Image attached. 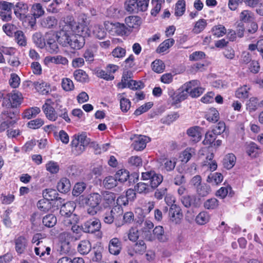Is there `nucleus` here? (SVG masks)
<instances>
[{
    "label": "nucleus",
    "mask_w": 263,
    "mask_h": 263,
    "mask_svg": "<svg viewBox=\"0 0 263 263\" xmlns=\"http://www.w3.org/2000/svg\"><path fill=\"white\" fill-rule=\"evenodd\" d=\"M66 21L71 27L70 29L73 34L84 37L89 36L90 33L88 27L89 21H85L84 24L80 23V22L77 23L74 21L73 17L71 16H67Z\"/></svg>",
    "instance_id": "obj_1"
},
{
    "label": "nucleus",
    "mask_w": 263,
    "mask_h": 263,
    "mask_svg": "<svg viewBox=\"0 0 263 263\" xmlns=\"http://www.w3.org/2000/svg\"><path fill=\"white\" fill-rule=\"evenodd\" d=\"M149 0H126L124 4L125 10L129 13H138L147 10Z\"/></svg>",
    "instance_id": "obj_2"
},
{
    "label": "nucleus",
    "mask_w": 263,
    "mask_h": 263,
    "mask_svg": "<svg viewBox=\"0 0 263 263\" xmlns=\"http://www.w3.org/2000/svg\"><path fill=\"white\" fill-rule=\"evenodd\" d=\"M70 28L71 27L66 21L62 28L56 33L57 42L63 47H68L69 45V42L73 34Z\"/></svg>",
    "instance_id": "obj_3"
},
{
    "label": "nucleus",
    "mask_w": 263,
    "mask_h": 263,
    "mask_svg": "<svg viewBox=\"0 0 263 263\" xmlns=\"http://www.w3.org/2000/svg\"><path fill=\"white\" fill-rule=\"evenodd\" d=\"M200 82L198 80H192L184 84L185 91L189 93L192 98L199 97L204 92V89L200 86Z\"/></svg>",
    "instance_id": "obj_4"
},
{
    "label": "nucleus",
    "mask_w": 263,
    "mask_h": 263,
    "mask_svg": "<svg viewBox=\"0 0 263 263\" xmlns=\"http://www.w3.org/2000/svg\"><path fill=\"white\" fill-rule=\"evenodd\" d=\"M105 27L107 30L112 35H118L123 36L127 34L130 32V30L127 28L124 24L120 23H108L105 24Z\"/></svg>",
    "instance_id": "obj_5"
},
{
    "label": "nucleus",
    "mask_w": 263,
    "mask_h": 263,
    "mask_svg": "<svg viewBox=\"0 0 263 263\" xmlns=\"http://www.w3.org/2000/svg\"><path fill=\"white\" fill-rule=\"evenodd\" d=\"M180 200L186 208H198L201 204V199L195 195H186L182 196Z\"/></svg>",
    "instance_id": "obj_6"
},
{
    "label": "nucleus",
    "mask_w": 263,
    "mask_h": 263,
    "mask_svg": "<svg viewBox=\"0 0 263 263\" xmlns=\"http://www.w3.org/2000/svg\"><path fill=\"white\" fill-rule=\"evenodd\" d=\"M183 217L182 210L180 206L172 204L168 209V218L171 221L177 224L180 222Z\"/></svg>",
    "instance_id": "obj_7"
},
{
    "label": "nucleus",
    "mask_w": 263,
    "mask_h": 263,
    "mask_svg": "<svg viewBox=\"0 0 263 263\" xmlns=\"http://www.w3.org/2000/svg\"><path fill=\"white\" fill-rule=\"evenodd\" d=\"M101 227L100 221L97 218L89 219L82 225L83 232L88 233H93L99 231Z\"/></svg>",
    "instance_id": "obj_8"
},
{
    "label": "nucleus",
    "mask_w": 263,
    "mask_h": 263,
    "mask_svg": "<svg viewBox=\"0 0 263 263\" xmlns=\"http://www.w3.org/2000/svg\"><path fill=\"white\" fill-rule=\"evenodd\" d=\"M28 11V5L23 2H18L14 8V14L16 16L21 20H23L26 17V13Z\"/></svg>",
    "instance_id": "obj_9"
},
{
    "label": "nucleus",
    "mask_w": 263,
    "mask_h": 263,
    "mask_svg": "<svg viewBox=\"0 0 263 263\" xmlns=\"http://www.w3.org/2000/svg\"><path fill=\"white\" fill-rule=\"evenodd\" d=\"M12 107L7 108L1 115L2 120H8L9 124H14L18 119L17 111H12Z\"/></svg>",
    "instance_id": "obj_10"
},
{
    "label": "nucleus",
    "mask_w": 263,
    "mask_h": 263,
    "mask_svg": "<svg viewBox=\"0 0 263 263\" xmlns=\"http://www.w3.org/2000/svg\"><path fill=\"white\" fill-rule=\"evenodd\" d=\"M200 130V128L199 126H193L187 130L186 134L191 143H196L201 140V133Z\"/></svg>",
    "instance_id": "obj_11"
},
{
    "label": "nucleus",
    "mask_w": 263,
    "mask_h": 263,
    "mask_svg": "<svg viewBox=\"0 0 263 263\" xmlns=\"http://www.w3.org/2000/svg\"><path fill=\"white\" fill-rule=\"evenodd\" d=\"M15 249L16 252L21 254L25 252L27 245L28 240L24 236H20L14 239Z\"/></svg>",
    "instance_id": "obj_12"
},
{
    "label": "nucleus",
    "mask_w": 263,
    "mask_h": 263,
    "mask_svg": "<svg viewBox=\"0 0 263 263\" xmlns=\"http://www.w3.org/2000/svg\"><path fill=\"white\" fill-rule=\"evenodd\" d=\"M149 141V137L140 135L134 140L132 146L135 150L141 151L145 148L146 143Z\"/></svg>",
    "instance_id": "obj_13"
},
{
    "label": "nucleus",
    "mask_w": 263,
    "mask_h": 263,
    "mask_svg": "<svg viewBox=\"0 0 263 263\" xmlns=\"http://www.w3.org/2000/svg\"><path fill=\"white\" fill-rule=\"evenodd\" d=\"M121 249V242L118 238H113L109 241L108 249L110 254L115 255H118Z\"/></svg>",
    "instance_id": "obj_14"
},
{
    "label": "nucleus",
    "mask_w": 263,
    "mask_h": 263,
    "mask_svg": "<svg viewBox=\"0 0 263 263\" xmlns=\"http://www.w3.org/2000/svg\"><path fill=\"white\" fill-rule=\"evenodd\" d=\"M85 44L84 37L72 34L71 41L69 42L68 46L73 49H80L82 48Z\"/></svg>",
    "instance_id": "obj_15"
},
{
    "label": "nucleus",
    "mask_w": 263,
    "mask_h": 263,
    "mask_svg": "<svg viewBox=\"0 0 263 263\" xmlns=\"http://www.w3.org/2000/svg\"><path fill=\"white\" fill-rule=\"evenodd\" d=\"M125 92L117 95V99L120 101V109L124 112H127L131 106V102L125 97Z\"/></svg>",
    "instance_id": "obj_16"
},
{
    "label": "nucleus",
    "mask_w": 263,
    "mask_h": 263,
    "mask_svg": "<svg viewBox=\"0 0 263 263\" xmlns=\"http://www.w3.org/2000/svg\"><path fill=\"white\" fill-rule=\"evenodd\" d=\"M41 25L45 28L53 29L58 25V20L54 16H48L41 20Z\"/></svg>",
    "instance_id": "obj_17"
},
{
    "label": "nucleus",
    "mask_w": 263,
    "mask_h": 263,
    "mask_svg": "<svg viewBox=\"0 0 263 263\" xmlns=\"http://www.w3.org/2000/svg\"><path fill=\"white\" fill-rule=\"evenodd\" d=\"M42 110L47 119L51 121H55L58 118L57 111L53 106L43 105Z\"/></svg>",
    "instance_id": "obj_18"
},
{
    "label": "nucleus",
    "mask_w": 263,
    "mask_h": 263,
    "mask_svg": "<svg viewBox=\"0 0 263 263\" xmlns=\"http://www.w3.org/2000/svg\"><path fill=\"white\" fill-rule=\"evenodd\" d=\"M76 208V204L73 202H68L62 205L60 209V214L62 216L65 217L74 215L73 214Z\"/></svg>",
    "instance_id": "obj_19"
},
{
    "label": "nucleus",
    "mask_w": 263,
    "mask_h": 263,
    "mask_svg": "<svg viewBox=\"0 0 263 263\" xmlns=\"http://www.w3.org/2000/svg\"><path fill=\"white\" fill-rule=\"evenodd\" d=\"M125 22L128 26V30L130 32L134 28H136L139 26L141 23V18L138 16L132 15L125 18Z\"/></svg>",
    "instance_id": "obj_20"
},
{
    "label": "nucleus",
    "mask_w": 263,
    "mask_h": 263,
    "mask_svg": "<svg viewBox=\"0 0 263 263\" xmlns=\"http://www.w3.org/2000/svg\"><path fill=\"white\" fill-rule=\"evenodd\" d=\"M48 63H52L55 64L68 65V60L65 57L59 55L54 57H46L45 59Z\"/></svg>",
    "instance_id": "obj_21"
},
{
    "label": "nucleus",
    "mask_w": 263,
    "mask_h": 263,
    "mask_svg": "<svg viewBox=\"0 0 263 263\" xmlns=\"http://www.w3.org/2000/svg\"><path fill=\"white\" fill-rule=\"evenodd\" d=\"M70 181L66 178H61L57 184V189L61 193H67L70 191Z\"/></svg>",
    "instance_id": "obj_22"
},
{
    "label": "nucleus",
    "mask_w": 263,
    "mask_h": 263,
    "mask_svg": "<svg viewBox=\"0 0 263 263\" xmlns=\"http://www.w3.org/2000/svg\"><path fill=\"white\" fill-rule=\"evenodd\" d=\"M91 249V245L89 241L84 240L81 241L77 247L78 251L82 255L87 254Z\"/></svg>",
    "instance_id": "obj_23"
},
{
    "label": "nucleus",
    "mask_w": 263,
    "mask_h": 263,
    "mask_svg": "<svg viewBox=\"0 0 263 263\" xmlns=\"http://www.w3.org/2000/svg\"><path fill=\"white\" fill-rule=\"evenodd\" d=\"M28 86H32L34 87L35 89L39 92L44 94L48 92L46 89L47 84L44 82L42 80L39 81L32 82L31 81H28Z\"/></svg>",
    "instance_id": "obj_24"
},
{
    "label": "nucleus",
    "mask_w": 263,
    "mask_h": 263,
    "mask_svg": "<svg viewBox=\"0 0 263 263\" xmlns=\"http://www.w3.org/2000/svg\"><path fill=\"white\" fill-rule=\"evenodd\" d=\"M135 190L140 194H147L153 191L149 184L140 182L135 186Z\"/></svg>",
    "instance_id": "obj_25"
},
{
    "label": "nucleus",
    "mask_w": 263,
    "mask_h": 263,
    "mask_svg": "<svg viewBox=\"0 0 263 263\" xmlns=\"http://www.w3.org/2000/svg\"><path fill=\"white\" fill-rule=\"evenodd\" d=\"M101 200V195L98 193H93L89 195L87 203L89 206H100Z\"/></svg>",
    "instance_id": "obj_26"
},
{
    "label": "nucleus",
    "mask_w": 263,
    "mask_h": 263,
    "mask_svg": "<svg viewBox=\"0 0 263 263\" xmlns=\"http://www.w3.org/2000/svg\"><path fill=\"white\" fill-rule=\"evenodd\" d=\"M236 162V157L233 154L226 155L223 160V166L228 170L232 168Z\"/></svg>",
    "instance_id": "obj_27"
},
{
    "label": "nucleus",
    "mask_w": 263,
    "mask_h": 263,
    "mask_svg": "<svg viewBox=\"0 0 263 263\" xmlns=\"http://www.w3.org/2000/svg\"><path fill=\"white\" fill-rule=\"evenodd\" d=\"M79 220V218L77 215H71L65 216L63 220L64 225L68 228H71L75 224H77Z\"/></svg>",
    "instance_id": "obj_28"
},
{
    "label": "nucleus",
    "mask_w": 263,
    "mask_h": 263,
    "mask_svg": "<svg viewBox=\"0 0 263 263\" xmlns=\"http://www.w3.org/2000/svg\"><path fill=\"white\" fill-rule=\"evenodd\" d=\"M10 97L12 103V107H16L21 104L23 97L22 93L16 90H14L10 93Z\"/></svg>",
    "instance_id": "obj_29"
},
{
    "label": "nucleus",
    "mask_w": 263,
    "mask_h": 263,
    "mask_svg": "<svg viewBox=\"0 0 263 263\" xmlns=\"http://www.w3.org/2000/svg\"><path fill=\"white\" fill-rule=\"evenodd\" d=\"M194 155H195V149L188 147L182 152L180 158L182 162L187 163Z\"/></svg>",
    "instance_id": "obj_30"
},
{
    "label": "nucleus",
    "mask_w": 263,
    "mask_h": 263,
    "mask_svg": "<svg viewBox=\"0 0 263 263\" xmlns=\"http://www.w3.org/2000/svg\"><path fill=\"white\" fill-rule=\"evenodd\" d=\"M73 77L76 81L81 83L88 82V77L85 71L82 69H78L74 71Z\"/></svg>",
    "instance_id": "obj_31"
},
{
    "label": "nucleus",
    "mask_w": 263,
    "mask_h": 263,
    "mask_svg": "<svg viewBox=\"0 0 263 263\" xmlns=\"http://www.w3.org/2000/svg\"><path fill=\"white\" fill-rule=\"evenodd\" d=\"M214 155L210 154L206 157V160L204 161L203 165L207 166L210 171L213 172L216 170L217 167V163L215 160H213Z\"/></svg>",
    "instance_id": "obj_32"
},
{
    "label": "nucleus",
    "mask_w": 263,
    "mask_h": 263,
    "mask_svg": "<svg viewBox=\"0 0 263 263\" xmlns=\"http://www.w3.org/2000/svg\"><path fill=\"white\" fill-rule=\"evenodd\" d=\"M117 209H120V207H115L111 210L106 211L103 215V219L105 223L111 224L114 220V214Z\"/></svg>",
    "instance_id": "obj_33"
},
{
    "label": "nucleus",
    "mask_w": 263,
    "mask_h": 263,
    "mask_svg": "<svg viewBox=\"0 0 263 263\" xmlns=\"http://www.w3.org/2000/svg\"><path fill=\"white\" fill-rule=\"evenodd\" d=\"M253 13L248 10L242 11L239 14V20L242 23L250 22L253 20Z\"/></svg>",
    "instance_id": "obj_34"
},
{
    "label": "nucleus",
    "mask_w": 263,
    "mask_h": 263,
    "mask_svg": "<svg viewBox=\"0 0 263 263\" xmlns=\"http://www.w3.org/2000/svg\"><path fill=\"white\" fill-rule=\"evenodd\" d=\"M43 196L44 198L50 201L57 199L58 193L55 190L48 189L43 191Z\"/></svg>",
    "instance_id": "obj_35"
},
{
    "label": "nucleus",
    "mask_w": 263,
    "mask_h": 263,
    "mask_svg": "<svg viewBox=\"0 0 263 263\" xmlns=\"http://www.w3.org/2000/svg\"><path fill=\"white\" fill-rule=\"evenodd\" d=\"M32 40L36 46L40 48H43L46 46L45 39L40 32L35 33L32 36Z\"/></svg>",
    "instance_id": "obj_36"
},
{
    "label": "nucleus",
    "mask_w": 263,
    "mask_h": 263,
    "mask_svg": "<svg viewBox=\"0 0 263 263\" xmlns=\"http://www.w3.org/2000/svg\"><path fill=\"white\" fill-rule=\"evenodd\" d=\"M223 180V176L221 173H211L208 177L206 181L209 183L218 184Z\"/></svg>",
    "instance_id": "obj_37"
},
{
    "label": "nucleus",
    "mask_w": 263,
    "mask_h": 263,
    "mask_svg": "<svg viewBox=\"0 0 263 263\" xmlns=\"http://www.w3.org/2000/svg\"><path fill=\"white\" fill-rule=\"evenodd\" d=\"M90 143V139L88 138L85 134H81L72 140L71 144H78L80 143L85 147Z\"/></svg>",
    "instance_id": "obj_38"
},
{
    "label": "nucleus",
    "mask_w": 263,
    "mask_h": 263,
    "mask_svg": "<svg viewBox=\"0 0 263 263\" xmlns=\"http://www.w3.org/2000/svg\"><path fill=\"white\" fill-rule=\"evenodd\" d=\"M57 218L53 214H48L43 218V223L48 228L53 227L57 223Z\"/></svg>",
    "instance_id": "obj_39"
},
{
    "label": "nucleus",
    "mask_w": 263,
    "mask_h": 263,
    "mask_svg": "<svg viewBox=\"0 0 263 263\" xmlns=\"http://www.w3.org/2000/svg\"><path fill=\"white\" fill-rule=\"evenodd\" d=\"M92 32L95 37L99 40L103 39L106 35V32L102 26L100 25H95Z\"/></svg>",
    "instance_id": "obj_40"
},
{
    "label": "nucleus",
    "mask_w": 263,
    "mask_h": 263,
    "mask_svg": "<svg viewBox=\"0 0 263 263\" xmlns=\"http://www.w3.org/2000/svg\"><path fill=\"white\" fill-rule=\"evenodd\" d=\"M219 112L214 108H210L205 115V118L207 120L210 122H216L219 120Z\"/></svg>",
    "instance_id": "obj_41"
},
{
    "label": "nucleus",
    "mask_w": 263,
    "mask_h": 263,
    "mask_svg": "<svg viewBox=\"0 0 263 263\" xmlns=\"http://www.w3.org/2000/svg\"><path fill=\"white\" fill-rule=\"evenodd\" d=\"M210 218V215L206 212L199 213L196 217V222L200 225H203L209 222Z\"/></svg>",
    "instance_id": "obj_42"
},
{
    "label": "nucleus",
    "mask_w": 263,
    "mask_h": 263,
    "mask_svg": "<svg viewBox=\"0 0 263 263\" xmlns=\"http://www.w3.org/2000/svg\"><path fill=\"white\" fill-rule=\"evenodd\" d=\"M175 43V41L173 39H168L165 40L163 42L159 45L157 51L159 53H161L165 51L170 47L172 46Z\"/></svg>",
    "instance_id": "obj_43"
},
{
    "label": "nucleus",
    "mask_w": 263,
    "mask_h": 263,
    "mask_svg": "<svg viewBox=\"0 0 263 263\" xmlns=\"http://www.w3.org/2000/svg\"><path fill=\"white\" fill-rule=\"evenodd\" d=\"M117 179L115 176L106 177L103 181L104 186L108 189H111L117 185Z\"/></svg>",
    "instance_id": "obj_44"
},
{
    "label": "nucleus",
    "mask_w": 263,
    "mask_h": 263,
    "mask_svg": "<svg viewBox=\"0 0 263 263\" xmlns=\"http://www.w3.org/2000/svg\"><path fill=\"white\" fill-rule=\"evenodd\" d=\"M31 12L33 16L37 18L43 16L45 13V11L40 3H36L32 5Z\"/></svg>",
    "instance_id": "obj_45"
},
{
    "label": "nucleus",
    "mask_w": 263,
    "mask_h": 263,
    "mask_svg": "<svg viewBox=\"0 0 263 263\" xmlns=\"http://www.w3.org/2000/svg\"><path fill=\"white\" fill-rule=\"evenodd\" d=\"M163 180V176L161 174L156 172L153 179L152 180V181L150 182V184H149L154 191L159 186V185L162 182Z\"/></svg>",
    "instance_id": "obj_46"
},
{
    "label": "nucleus",
    "mask_w": 263,
    "mask_h": 263,
    "mask_svg": "<svg viewBox=\"0 0 263 263\" xmlns=\"http://www.w3.org/2000/svg\"><path fill=\"white\" fill-rule=\"evenodd\" d=\"M86 188V184L85 183L83 182H77L73 187L72 195L74 196H79L84 191Z\"/></svg>",
    "instance_id": "obj_47"
},
{
    "label": "nucleus",
    "mask_w": 263,
    "mask_h": 263,
    "mask_svg": "<svg viewBox=\"0 0 263 263\" xmlns=\"http://www.w3.org/2000/svg\"><path fill=\"white\" fill-rule=\"evenodd\" d=\"M250 88L247 85H244L237 89L235 92V96L239 99H246L249 96V90Z\"/></svg>",
    "instance_id": "obj_48"
},
{
    "label": "nucleus",
    "mask_w": 263,
    "mask_h": 263,
    "mask_svg": "<svg viewBox=\"0 0 263 263\" xmlns=\"http://www.w3.org/2000/svg\"><path fill=\"white\" fill-rule=\"evenodd\" d=\"M153 71L157 73H162L165 69V65L162 61L156 60L152 63Z\"/></svg>",
    "instance_id": "obj_49"
},
{
    "label": "nucleus",
    "mask_w": 263,
    "mask_h": 263,
    "mask_svg": "<svg viewBox=\"0 0 263 263\" xmlns=\"http://www.w3.org/2000/svg\"><path fill=\"white\" fill-rule=\"evenodd\" d=\"M41 112L39 107H34L26 109L24 112V117L28 119L35 117L37 114Z\"/></svg>",
    "instance_id": "obj_50"
},
{
    "label": "nucleus",
    "mask_w": 263,
    "mask_h": 263,
    "mask_svg": "<svg viewBox=\"0 0 263 263\" xmlns=\"http://www.w3.org/2000/svg\"><path fill=\"white\" fill-rule=\"evenodd\" d=\"M37 206L41 211L46 212L51 209V205L50 201L43 198L37 202Z\"/></svg>",
    "instance_id": "obj_51"
},
{
    "label": "nucleus",
    "mask_w": 263,
    "mask_h": 263,
    "mask_svg": "<svg viewBox=\"0 0 263 263\" xmlns=\"http://www.w3.org/2000/svg\"><path fill=\"white\" fill-rule=\"evenodd\" d=\"M185 10V3L183 0L178 1L175 6V14L176 16H180L183 14Z\"/></svg>",
    "instance_id": "obj_52"
},
{
    "label": "nucleus",
    "mask_w": 263,
    "mask_h": 263,
    "mask_svg": "<svg viewBox=\"0 0 263 263\" xmlns=\"http://www.w3.org/2000/svg\"><path fill=\"white\" fill-rule=\"evenodd\" d=\"M164 230L162 226H157L153 230L154 236L160 241H165L166 237L164 235Z\"/></svg>",
    "instance_id": "obj_53"
},
{
    "label": "nucleus",
    "mask_w": 263,
    "mask_h": 263,
    "mask_svg": "<svg viewBox=\"0 0 263 263\" xmlns=\"http://www.w3.org/2000/svg\"><path fill=\"white\" fill-rule=\"evenodd\" d=\"M117 179L121 182H124L127 181L129 177V173L126 170H120L115 175Z\"/></svg>",
    "instance_id": "obj_54"
},
{
    "label": "nucleus",
    "mask_w": 263,
    "mask_h": 263,
    "mask_svg": "<svg viewBox=\"0 0 263 263\" xmlns=\"http://www.w3.org/2000/svg\"><path fill=\"white\" fill-rule=\"evenodd\" d=\"M226 28L222 25L215 26L212 29L213 35L217 37L222 36L226 33Z\"/></svg>",
    "instance_id": "obj_55"
},
{
    "label": "nucleus",
    "mask_w": 263,
    "mask_h": 263,
    "mask_svg": "<svg viewBox=\"0 0 263 263\" xmlns=\"http://www.w3.org/2000/svg\"><path fill=\"white\" fill-rule=\"evenodd\" d=\"M57 112L58 116L62 118L66 122H70V119L68 117V110L62 105H60L57 108Z\"/></svg>",
    "instance_id": "obj_56"
},
{
    "label": "nucleus",
    "mask_w": 263,
    "mask_h": 263,
    "mask_svg": "<svg viewBox=\"0 0 263 263\" xmlns=\"http://www.w3.org/2000/svg\"><path fill=\"white\" fill-rule=\"evenodd\" d=\"M217 135L212 130L208 132L205 134L203 143L204 145H211L216 140Z\"/></svg>",
    "instance_id": "obj_57"
},
{
    "label": "nucleus",
    "mask_w": 263,
    "mask_h": 263,
    "mask_svg": "<svg viewBox=\"0 0 263 263\" xmlns=\"http://www.w3.org/2000/svg\"><path fill=\"white\" fill-rule=\"evenodd\" d=\"M206 25L207 23L205 20L200 19L195 23L193 31L195 33L198 34L203 30Z\"/></svg>",
    "instance_id": "obj_58"
},
{
    "label": "nucleus",
    "mask_w": 263,
    "mask_h": 263,
    "mask_svg": "<svg viewBox=\"0 0 263 263\" xmlns=\"http://www.w3.org/2000/svg\"><path fill=\"white\" fill-rule=\"evenodd\" d=\"M61 84L63 89L66 91H71L74 88L72 81L69 78H63Z\"/></svg>",
    "instance_id": "obj_59"
},
{
    "label": "nucleus",
    "mask_w": 263,
    "mask_h": 263,
    "mask_svg": "<svg viewBox=\"0 0 263 263\" xmlns=\"http://www.w3.org/2000/svg\"><path fill=\"white\" fill-rule=\"evenodd\" d=\"M247 109L250 111H255L257 109L259 104L257 98L255 97L251 98L247 103Z\"/></svg>",
    "instance_id": "obj_60"
},
{
    "label": "nucleus",
    "mask_w": 263,
    "mask_h": 263,
    "mask_svg": "<svg viewBox=\"0 0 263 263\" xmlns=\"http://www.w3.org/2000/svg\"><path fill=\"white\" fill-rule=\"evenodd\" d=\"M196 189L198 194L202 197L207 196L211 192L210 186L205 184H201Z\"/></svg>",
    "instance_id": "obj_61"
},
{
    "label": "nucleus",
    "mask_w": 263,
    "mask_h": 263,
    "mask_svg": "<svg viewBox=\"0 0 263 263\" xmlns=\"http://www.w3.org/2000/svg\"><path fill=\"white\" fill-rule=\"evenodd\" d=\"M15 40L17 44L21 46H25L26 45V40L23 31L18 30L15 32Z\"/></svg>",
    "instance_id": "obj_62"
},
{
    "label": "nucleus",
    "mask_w": 263,
    "mask_h": 263,
    "mask_svg": "<svg viewBox=\"0 0 263 263\" xmlns=\"http://www.w3.org/2000/svg\"><path fill=\"white\" fill-rule=\"evenodd\" d=\"M218 201L215 198H212L206 200L204 203V207L206 209L213 210L218 206Z\"/></svg>",
    "instance_id": "obj_63"
},
{
    "label": "nucleus",
    "mask_w": 263,
    "mask_h": 263,
    "mask_svg": "<svg viewBox=\"0 0 263 263\" xmlns=\"http://www.w3.org/2000/svg\"><path fill=\"white\" fill-rule=\"evenodd\" d=\"M153 105L152 102H147L139 107H138L134 112V114L136 116H139L142 114L146 112L149 109H150Z\"/></svg>",
    "instance_id": "obj_64"
}]
</instances>
